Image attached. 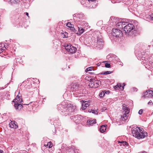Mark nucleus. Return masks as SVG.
I'll use <instances>...</instances> for the list:
<instances>
[{
  "label": "nucleus",
  "instance_id": "nucleus-1",
  "mask_svg": "<svg viewBox=\"0 0 153 153\" xmlns=\"http://www.w3.org/2000/svg\"><path fill=\"white\" fill-rule=\"evenodd\" d=\"M59 110H60L62 114L65 116L73 115L77 111L76 106L66 102H62L61 105L58 106Z\"/></svg>",
  "mask_w": 153,
  "mask_h": 153
},
{
  "label": "nucleus",
  "instance_id": "nucleus-2",
  "mask_svg": "<svg viewBox=\"0 0 153 153\" xmlns=\"http://www.w3.org/2000/svg\"><path fill=\"white\" fill-rule=\"evenodd\" d=\"M132 132L133 136L139 139L147 136V133L145 132L143 128L139 127L132 128Z\"/></svg>",
  "mask_w": 153,
  "mask_h": 153
},
{
  "label": "nucleus",
  "instance_id": "nucleus-3",
  "mask_svg": "<svg viewBox=\"0 0 153 153\" xmlns=\"http://www.w3.org/2000/svg\"><path fill=\"white\" fill-rule=\"evenodd\" d=\"M135 27L132 24L128 23L126 24L124 27V30L126 36H131L132 37L135 36L137 35L136 31L134 30L132 31V30Z\"/></svg>",
  "mask_w": 153,
  "mask_h": 153
},
{
  "label": "nucleus",
  "instance_id": "nucleus-4",
  "mask_svg": "<svg viewBox=\"0 0 153 153\" xmlns=\"http://www.w3.org/2000/svg\"><path fill=\"white\" fill-rule=\"evenodd\" d=\"M96 34V36L94 38L95 39V43L96 47L100 49L102 48L103 46L104 42L101 34L99 32H97Z\"/></svg>",
  "mask_w": 153,
  "mask_h": 153
},
{
  "label": "nucleus",
  "instance_id": "nucleus-5",
  "mask_svg": "<svg viewBox=\"0 0 153 153\" xmlns=\"http://www.w3.org/2000/svg\"><path fill=\"white\" fill-rule=\"evenodd\" d=\"M110 37L111 39L120 38L123 36L122 31L118 29H113L110 34Z\"/></svg>",
  "mask_w": 153,
  "mask_h": 153
},
{
  "label": "nucleus",
  "instance_id": "nucleus-6",
  "mask_svg": "<svg viewBox=\"0 0 153 153\" xmlns=\"http://www.w3.org/2000/svg\"><path fill=\"white\" fill-rule=\"evenodd\" d=\"M22 102V100L21 97L19 96H16L13 102H14V107L15 109L17 111H20L23 107L22 105L20 104Z\"/></svg>",
  "mask_w": 153,
  "mask_h": 153
},
{
  "label": "nucleus",
  "instance_id": "nucleus-7",
  "mask_svg": "<svg viewBox=\"0 0 153 153\" xmlns=\"http://www.w3.org/2000/svg\"><path fill=\"white\" fill-rule=\"evenodd\" d=\"M64 46L65 49L71 53H74L76 51V48L72 46L70 44H66Z\"/></svg>",
  "mask_w": 153,
  "mask_h": 153
},
{
  "label": "nucleus",
  "instance_id": "nucleus-8",
  "mask_svg": "<svg viewBox=\"0 0 153 153\" xmlns=\"http://www.w3.org/2000/svg\"><path fill=\"white\" fill-rule=\"evenodd\" d=\"M148 57H147L146 58H145L144 57L142 58V60H143L141 62V63L144 64V65H152L153 62L152 61H149L148 60Z\"/></svg>",
  "mask_w": 153,
  "mask_h": 153
},
{
  "label": "nucleus",
  "instance_id": "nucleus-9",
  "mask_svg": "<svg viewBox=\"0 0 153 153\" xmlns=\"http://www.w3.org/2000/svg\"><path fill=\"white\" fill-rule=\"evenodd\" d=\"M81 115H74L70 117V119L71 120H73L75 122L79 123L81 118Z\"/></svg>",
  "mask_w": 153,
  "mask_h": 153
},
{
  "label": "nucleus",
  "instance_id": "nucleus-10",
  "mask_svg": "<svg viewBox=\"0 0 153 153\" xmlns=\"http://www.w3.org/2000/svg\"><path fill=\"white\" fill-rule=\"evenodd\" d=\"M144 94L143 96L145 98L151 97L153 96V91L152 90L147 91Z\"/></svg>",
  "mask_w": 153,
  "mask_h": 153
},
{
  "label": "nucleus",
  "instance_id": "nucleus-11",
  "mask_svg": "<svg viewBox=\"0 0 153 153\" xmlns=\"http://www.w3.org/2000/svg\"><path fill=\"white\" fill-rule=\"evenodd\" d=\"M127 24L126 22H120L116 24V26L120 28H124V26Z\"/></svg>",
  "mask_w": 153,
  "mask_h": 153
},
{
  "label": "nucleus",
  "instance_id": "nucleus-12",
  "mask_svg": "<svg viewBox=\"0 0 153 153\" xmlns=\"http://www.w3.org/2000/svg\"><path fill=\"white\" fill-rule=\"evenodd\" d=\"M10 127L11 128L16 129L18 127V126L17 124L14 121H12L9 124Z\"/></svg>",
  "mask_w": 153,
  "mask_h": 153
},
{
  "label": "nucleus",
  "instance_id": "nucleus-13",
  "mask_svg": "<svg viewBox=\"0 0 153 153\" xmlns=\"http://www.w3.org/2000/svg\"><path fill=\"white\" fill-rule=\"evenodd\" d=\"M89 103L88 101H85L83 102L82 104V109H85L89 105Z\"/></svg>",
  "mask_w": 153,
  "mask_h": 153
},
{
  "label": "nucleus",
  "instance_id": "nucleus-14",
  "mask_svg": "<svg viewBox=\"0 0 153 153\" xmlns=\"http://www.w3.org/2000/svg\"><path fill=\"white\" fill-rule=\"evenodd\" d=\"M107 126V125H102L101 126L100 128V131L101 133H103L104 132L106 129V126Z\"/></svg>",
  "mask_w": 153,
  "mask_h": 153
},
{
  "label": "nucleus",
  "instance_id": "nucleus-15",
  "mask_svg": "<svg viewBox=\"0 0 153 153\" xmlns=\"http://www.w3.org/2000/svg\"><path fill=\"white\" fill-rule=\"evenodd\" d=\"M79 88V85L75 84L73 85L71 87V89L74 91H76Z\"/></svg>",
  "mask_w": 153,
  "mask_h": 153
},
{
  "label": "nucleus",
  "instance_id": "nucleus-16",
  "mask_svg": "<svg viewBox=\"0 0 153 153\" xmlns=\"http://www.w3.org/2000/svg\"><path fill=\"white\" fill-rule=\"evenodd\" d=\"M96 120H88L87 121V123L88 125H89L91 126H92L93 124H95L96 123Z\"/></svg>",
  "mask_w": 153,
  "mask_h": 153
},
{
  "label": "nucleus",
  "instance_id": "nucleus-17",
  "mask_svg": "<svg viewBox=\"0 0 153 153\" xmlns=\"http://www.w3.org/2000/svg\"><path fill=\"white\" fill-rule=\"evenodd\" d=\"M84 31V29L81 27H78V31L77 33V34L79 35H80L81 34L83 33Z\"/></svg>",
  "mask_w": 153,
  "mask_h": 153
},
{
  "label": "nucleus",
  "instance_id": "nucleus-18",
  "mask_svg": "<svg viewBox=\"0 0 153 153\" xmlns=\"http://www.w3.org/2000/svg\"><path fill=\"white\" fill-rule=\"evenodd\" d=\"M128 114H127V113H123V116H121L122 120H127L128 117Z\"/></svg>",
  "mask_w": 153,
  "mask_h": 153
},
{
  "label": "nucleus",
  "instance_id": "nucleus-19",
  "mask_svg": "<svg viewBox=\"0 0 153 153\" xmlns=\"http://www.w3.org/2000/svg\"><path fill=\"white\" fill-rule=\"evenodd\" d=\"M114 88L116 90H117L118 88H119L121 90H123L124 89V87L122 86L120 84H118L116 86L114 87Z\"/></svg>",
  "mask_w": 153,
  "mask_h": 153
},
{
  "label": "nucleus",
  "instance_id": "nucleus-20",
  "mask_svg": "<svg viewBox=\"0 0 153 153\" xmlns=\"http://www.w3.org/2000/svg\"><path fill=\"white\" fill-rule=\"evenodd\" d=\"M112 72V71H106L105 72H102L100 73V74L102 75H107L110 74Z\"/></svg>",
  "mask_w": 153,
  "mask_h": 153
},
{
  "label": "nucleus",
  "instance_id": "nucleus-21",
  "mask_svg": "<svg viewBox=\"0 0 153 153\" xmlns=\"http://www.w3.org/2000/svg\"><path fill=\"white\" fill-rule=\"evenodd\" d=\"M123 110L124 111V113H127V114H128L129 113V110H128V108L127 107H124L123 108Z\"/></svg>",
  "mask_w": 153,
  "mask_h": 153
},
{
  "label": "nucleus",
  "instance_id": "nucleus-22",
  "mask_svg": "<svg viewBox=\"0 0 153 153\" xmlns=\"http://www.w3.org/2000/svg\"><path fill=\"white\" fill-rule=\"evenodd\" d=\"M90 82L91 84H94V83H95L97 84V81L94 79H90Z\"/></svg>",
  "mask_w": 153,
  "mask_h": 153
},
{
  "label": "nucleus",
  "instance_id": "nucleus-23",
  "mask_svg": "<svg viewBox=\"0 0 153 153\" xmlns=\"http://www.w3.org/2000/svg\"><path fill=\"white\" fill-rule=\"evenodd\" d=\"M105 95V91H102L101 93H100L99 95L100 97H103L104 95Z\"/></svg>",
  "mask_w": 153,
  "mask_h": 153
},
{
  "label": "nucleus",
  "instance_id": "nucleus-24",
  "mask_svg": "<svg viewBox=\"0 0 153 153\" xmlns=\"http://www.w3.org/2000/svg\"><path fill=\"white\" fill-rule=\"evenodd\" d=\"M70 28V29L72 30L73 32L76 33V30L74 27V26H71Z\"/></svg>",
  "mask_w": 153,
  "mask_h": 153
},
{
  "label": "nucleus",
  "instance_id": "nucleus-25",
  "mask_svg": "<svg viewBox=\"0 0 153 153\" xmlns=\"http://www.w3.org/2000/svg\"><path fill=\"white\" fill-rule=\"evenodd\" d=\"M66 25L69 28H70L71 26H74V25L71 24L70 22H68V23Z\"/></svg>",
  "mask_w": 153,
  "mask_h": 153
},
{
  "label": "nucleus",
  "instance_id": "nucleus-26",
  "mask_svg": "<svg viewBox=\"0 0 153 153\" xmlns=\"http://www.w3.org/2000/svg\"><path fill=\"white\" fill-rule=\"evenodd\" d=\"M93 68L92 67H88L85 70L86 72L88 71H91L92 69H93Z\"/></svg>",
  "mask_w": 153,
  "mask_h": 153
},
{
  "label": "nucleus",
  "instance_id": "nucleus-27",
  "mask_svg": "<svg viewBox=\"0 0 153 153\" xmlns=\"http://www.w3.org/2000/svg\"><path fill=\"white\" fill-rule=\"evenodd\" d=\"M88 111L90 112H92L93 113H94V114L97 113V111H95V110H92V109H89Z\"/></svg>",
  "mask_w": 153,
  "mask_h": 153
},
{
  "label": "nucleus",
  "instance_id": "nucleus-28",
  "mask_svg": "<svg viewBox=\"0 0 153 153\" xmlns=\"http://www.w3.org/2000/svg\"><path fill=\"white\" fill-rule=\"evenodd\" d=\"M68 33L67 32H65V33H62V34L63 35V38H65L68 37Z\"/></svg>",
  "mask_w": 153,
  "mask_h": 153
},
{
  "label": "nucleus",
  "instance_id": "nucleus-29",
  "mask_svg": "<svg viewBox=\"0 0 153 153\" xmlns=\"http://www.w3.org/2000/svg\"><path fill=\"white\" fill-rule=\"evenodd\" d=\"M105 66L107 68H110L111 67V65L110 64L106 63L105 64Z\"/></svg>",
  "mask_w": 153,
  "mask_h": 153
},
{
  "label": "nucleus",
  "instance_id": "nucleus-30",
  "mask_svg": "<svg viewBox=\"0 0 153 153\" xmlns=\"http://www.w3.org/2000/svg\"><path fill=\"white\" fill-rule=\"evenodd\" d=\"M47 145L49 148H51L52 146L51 142H50L48 143Z\"/></svg>",
  "mask_w": 153,
  "mask_h": 153
},
{
  "label": "nucleus",
  "instance_id": "nucleus-31",
  "mask_svg": "<svg viewBox=\"0 0 153 153\" xmlns=\"http://www.w3.org/2000/svg\"><path fill=\"white\" fill-rule=\"evenodd\" d=\"M121 143H123V145L124 146H125V145L127 146L128 144V143L126 141H123L121 142Z\"/></svg>",
  "mask_w": 153,
  "mask_h": 153
},
{
  "label": "nucleus",
  "instance_id": "nucleus-32",
  "mask_svg": "<svg viewBox=\"0 0 153 153\" xmlns=\"http://www.w3.org/2000/svg\"><path fill=\"white\" fill-rule=\"evenodd\" d=\"M1 46H2L1 45H0V53H1V52H2L4 50H5V49H4V48H1Z\"/></svg>",
  "mask_w": 153,
  "mask_h": 153
},
{
  "label": "nucleus",
  "instance_id": "nucleus-33",
  "mask_svg": "<svg viewBox=\"0 0 153 153\" xmlns=\"http://www.w3.org/2000/svg\"><path fill=\"white\" fill-rule=\"evenodd\" d=\"M143 112V109H140L138 112V114L140 115H141L142 114Z\"/></svg>",
  "mask_w": 153,
  "mask_h": 153
},
{
  "label": "nucleus",
  "instance_id": "nucleus-34",
  "mask_svg": "<svg viewBox=\"0 0 153 153\" xmlns=\"http://www.w3.org/2000/svg\"><path fill=\"white\" fill-rule=\"evenodd\" d=\"M0 45H1L2 46H1V48H4V49H6V47H5V45L4 44H1Z\"/></svg>",
  "mask_w": 153,
  "mask_h": 153
},
{
  "label": "nucleus",
  "instance_id": "nucleus-35",
  "mask_svg": "<svg viewBox=\"0 0 153 153\" xmlns=\"http://www.w3.org/2000/svg\"><path fill=\"white\" fill-rule=\"evenodd\" d=\"M97 81V85H100L101 84V82L99 80H96Z\"/></svg>",
  "mask_w": 153,
  "mask_h": 153
},
{
  "label": "nucleus",
  "instance_id": "nucleus-36",
  "mask_svg": "<svg viewBox=\"0 0 153 153\" xmlns=\"http://www.w3.org/2000/svg\"><path fill=\"white\" fill-rule=\"evenodd\" d=\"M89 1H91L92 2H93L94 4V3H96V1L95 0H88Z\"/></svg>",
  "mask_w": 153,
  "mask_h": 153
},
{
  "label": "nucleus",
  "instance_id": "nucleus-37",
  "mask_svg": "<svg viewBox=\"0 0 153 153\" xmlns=\"http://www.w3.org/2000/svg\"><path fill=\"white\" fill-rule=\"evenodd\" d=\"M106 109H107V108L106 107H103L102 108V111H104Z\"/></svg>",
  "mask_w": 153,
  "mask_h": 153
},
{
  "label": "nucleus",
  "instance_id": "nucleus-38",
  "mask_svg": "<svg viewBox=\"0 0 153 153\" xmlns=\"http://www.w3.org/2000/svg\"><path fill=\"white\" fill-rule=\"evenodd\" d=\"M133 89L134 91H137V88H133Z\"/></svg>",
  "mask_w": 153,
  "mask_h": 153
},
{
  "label": "nucleus",
  "instance_id": "nucleus-39",
  "mask_svg": "<svg viewBox=\"0 0 153 153\" xmlns=\"http://www.w3.org/2000/svg\"><path fill=\"white\" fill-rule=\"evenodd\" d=\"M105 91V94H107V93H109V91Z\"/></svg>",
  "mask_w": 153,
  "mask_h": 153
},
{
  "label": "nucleus",
  "instance_id": "nucleus-40",
  "mask_svg": "<svg viewBox=\"0 0 153 153\" xmlns=\"http://www.w3.org/2000/svg\"><path fill=\"white\" fill-rule=\"evenodd\" d=\"M152 103V101H151V100H150V101H149V102H148V104H151V103Z\"/></svg>",
  "mask_w": 153,
  "mask_h": 153
},
{
  "label": "nucleus",
  "instance_id": "nucleus-41",
  "mask_svg": "<svg viewBox=\"0 0 153 153\" xmlns=\"http://www.w3.org/2000/svg\"><path fill=\"white\" fill-rule=\"evenodd\" d=\"M10 0L11 1H12L13 2H14V1L16 2L17 1V0Z\"/></svg>",
  "mask_w": 153,
  "mask_h": 153
},
{
  "label": "nucleus",
  "instance_id": "nucleus-42",
  "mask_svg": "<svg viewBox=\"0 0 153 153\" xmlns=\"http://www.w3.org/2000/svg\"><path fill=\"white\" fill-rule=\"evenodd\" d=\"M123 108H124L126 106V104H123Z\"/></svg>",
  "mask_w": 153,
  "mask_h": 153
},
{
  "label": "nucleus",
  "instance_id": "nucleus-43",
  "mask_svg": "<svg viewBox=\"0 0 153 153\" xmlns=\"http://www.w3.org/2000/svg\"><path fill=\"white\" fill-rule=\"evenodd\" d=\"M26 15L28 16V17H29V14H28V13H27V12H26Z\"/></svg>",
  "mask_w": 153,
  "mask_h": 153
},
{
  "label": "nucleus",
  "instance_id": "nucleus-44",
  "mask_svg": "<svg viewBox=\"0 0 153 153\" xmlns=\"http://www.w3.org/2000/svg\"><path fill=\"white\" fill-rule=\"evenodd\" d=\"M3 152L0 149V153H3Z\"/></svg>",
  "mask_w": 153,
  "mask_h": 153
},
{
  "label": "nucleus",
  "instance_id": "nucleus-45",
  "mask_svg": "<svg viewBox=\"0 0 153 153\" xmlns=\"http://www.w3.org/2000/svg\"><path fill=\"white\" fill-rule=\"evenodd\" d=\"M140 153H146L145 152H141Z\"/></svg>",
  "mask_w": 153,
  "mask_h": 153
},
{
  "label": "nucleus",
  "instance_id": "nucleus-46",
  "mask_svg": "<svg viewBox=\"0 0 153 153\" xmlns=\"http://www.w3.org/2000/svg\"><path fill=\"white\" fill-rule=\"evenodd\" d=\"M113 62H114V63H115V62L114 61H113Z\"/></svg>",
  "mask_w": 153,
  "mask_h": 153
},
{
  "label": "nucleus",
  "instance_id": "nucleus-47",
  "mask_svg": "<svg viewBox=\"0 0 153 153\" xmlns=\"http://www.w3.org/2000/svg\"><path fill=\"white\" fill-rule=\"evenodd\" d=\"M26 105H28V104H26Z\"/></svg>",
  "mask_w": 153,
  "mask_h": 153
}]
</instances>
